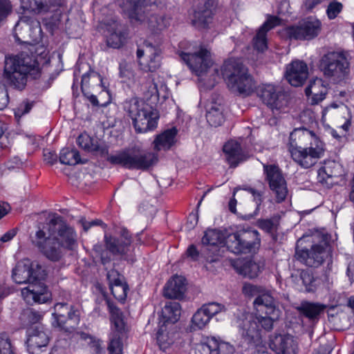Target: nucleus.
<instances>
[{"label": "nucleus", "instance_id": "nucleus-55", "mask_svg": "<svg viewBox=\"0 0 354 354\" xmlns=\"http://www.w3.org/2000/svg\"><path fill=\"white\" fill-rule=\"evenodd\" d=\"M244 274L250 278H254L258 275L259 268L257 264L252 262H248L244 265Z\"/></svg>", "mask_w": 354, "mask_h": 354}, {"label": "nucleus", "instance_id": "nucleus-57", "mask_svg": "<svg viewBox=\"0 0 354 354\" xmlns=\"http://www.w3.org/2000/svg\"><path fill=\"white\" fill-rule=\"evenodd\" d=\"M257 226L265 232L271 233L275 227V224L272 219H259Z\"/></svg>", "mask_w": 354, "mask_h": 354}, {"label": "nucleus", "instance_id": "nucleus-10", "mask_svg": "<svg viewBox=\"0 0 354 354\" xmlns=\"http://www.w3.org/2000/svg\"><path fill=\"white\" fill-rule=\"evenodd\" d=\"M255 310L254 319L258 326L266 331H270L274 324L280 317L281 311L277 307L276 301L271 294H263L255 298L253 302Z\"/></svg>", "mask_w": 354, "mask_h": 354}, {"label": "nucleus", "instance_id": "nucleus-46", "mask_svg": "<svg viewBox=\"0 0 354 354\" xmlns=\"http://www.w3.org/2000/svg\"><path fill=\"white\" fill-rule=\"evenodd\" d=\"M124 39V33L121 30H116L109 35L107 37L106 42L108 46L114 48H118L122 46Z\"/></svg>", "mask_w": 354, "mask_h": 354}, {"label": "nucleus", "instance_id": "nucleus-58", "mask_svg": "<svg viewBox=\"0 0 354 354\" xmlns=\"http://www.w3.org/2000/svg\"><path fill=\"white\" fill-rule=\"evenodd\" d=\"M33 106L32 102H22L16 109L15 111V116L21 117L26 113H28L32 109Z\"/></svg>", "mask_w": 354, "mask_h": 354}, {"label": "nucleus", "instance_id": "nucleus-1", "mask_svg": "<svg viewBox=\"0 0 354 354\" xmlns=\"http://www.w3.org/2000/svg\"><path fill=\"white\" fill-rule=\"evenodd\" d=\"M76 142L85 151L101 157L107 156L106 160L109 163L128 169L147 170L158 160L157 153L138 149H125L109 155V147L105 144L94 140L85 132L77 138Z\"/></svg>", "mask_w": 354, "mask_h": 354}, {"label": "nucleus", "instance_id": "nucleus-26", "mask_svg": "<svg viewBox=\"0 0 354 354\" xmlns=\"http://www.w3.org/2000/svg\"><path fill=\"white\" fill-rule=\"evenodd\" d=\"M223 306L215 302L204 304L193 315L192 322L198 329L203 328L216 314L221 312Z\"/></svg>", "mask_w": 354, "mask_h": 354}, {"label": "nucleus", "instance_id": "nucleus-21", "mask_svg": "<svg viewBox=\"0 0 354 354\" xmlns=\"http://www.w3.org/2000/svg\"><path fill=\"white\" fill-rule=\"evenodd\" d=\"M122 13L131 20L144 22L147 8L151 5V0H118Z\"/></svg>", "mask_w": 354, "mask_h": 354}, {"label": "nucleus", "instance_id": "nucleus-16", "mask_svg": "<svg viewBox=\"0 0 354 354\" xmlns=\"http://www.w3.org/2000/svg\"><path fill=\"white\" fill-rule=\"evenodd\" d=\"M321 30V21L317 19L308 17L300 21L297 26L287 27L285 31L290 39L311 40L319 35Z\"/></svg>", "mask_w": 354, "mask_h": 354}, {"label": "nucleus", "instance_id": "nucleus-29", "mask_svg": "<svg viewBox=\"0 0 354 354\" xmlns=\"http://www.w3.org/2000/svg\"><path fill=\"white\" fill-rule=\"evenodd\" d=\"M280 20L277 17H270L258 30L253 38V46L259 52H263L268 48L267 32L279 25Z\"/></svg>", "mask_w": 354, "mask_h": 354}, {"label": "nucleus", "instance_id": "nucleus-22", "mask_svg": "<svg viewBox=\"0 0 354 354\" xmlns=\"http://www.w3.org/2000/svg\"><path fill=\"white\" fill-rule=\"evenodd\" d=\"M120 239L112 236H104L106 249L114 255L124 256L130 251L132 238L126 228H121Z\"/></svg>", "mask_w": 354, "mask_h": 354}, {"label": "nucleus", "instance_id": "nucleus-38", "mask_svg": "<svg viewBox=\"0 0 354 354\" xmlns=\"http://www.w3.org/2000/svg\"><path fill=\"white\" fill-rule=\"evenodd\" d=\"M206 119L211 126L215 127L221 125L224 122L222 111L217 106H212L207 111Z\"/></svg>", "mask_w": 354, "mask_h": 354}, {"label": "nucleus", "instance_id": "nucleus-34", "mask_svg": "<svg viewBox=\"0 0 354 354\" xmlns=\"http://www.w3.org/2000/svg\"><path fill=\"white\" fill-rule=\"evenodd\" d=\"M325 308V305L309 301H303L297 307L299 313L311 321L317 320L319 315L324 312Z\"/></svg>", "mask_w": 354, "mask_h": 354}, {"label": "nucleus", "instance_id": "nucleus-49", "mask_svg": "<svg viewBox=\"0 0 354 354\" xmlns=\"http://www.w3.org/2000/svg\"><path fill=\"white\" fill-rule=\"evenodd\" d=\"M0 354H15L11 340L6 333L0 334Z\"/></svg>", "mask_w": 354, "mask_h": 354}, {"label": "nucleus", "instance_id": "nucleus-25", "mask_svg": "<svg viewBox=\"0 0 354 354\" xmlns=\"http://www.w3.org/2000/svg\"><path fill=\"white\" fill-rule=\"evenodd\" d=\"M27 348L30 353L37 354L46 348L48 344L49 338L43 327L33 326L27 330Z\"/></svg>", "mask_w": 354, "mask_h": 354}, {"label": "nucleus", "instance_id": "nucleus-51", "mask_svg": "<svg viewBox=\"0 0 354 354\" xmlns=\"http://www.w3.org/2000/svg\"><path fill=\"white\" fill-rule=\"evenodd\" d=\"M142 90L147 97L158 95V91L156 84L151 77H148L145 83L142 84Z\"/></svg>", "mask_w": 354, "mask_h": 354}, {"label": "nucleus", "instance_id": "nucleus-6", "mask_svg": "<svg viewBox=\"0 0 354 354\" xmlns=\"http://www.w3.org/2000/svg\"><path fill=\"white\" fill-rule=\"evenodd\" d=\"M222 75L229 89L244 96L250 95L255 88L253 77L240 59L230 58L225 61Z\"/></svg>", "mask_w": 354, "mask_h": 354}, {"label": "nucleus", "instance_id": "nucleus-17", "mask_svg": "<svg viewBox=\"0 0 354 354\" xmlns=\"http://www.w3.org/2000/svg\"><path fill=\"white\" fill-rule=\"evenodd\" d=\"M224 239L225 240V237L220 230L208 229L205 232L202 238L201 255L207 262L219 261L221 257L219 245L223 243Z\"/></svg>", "mask_w": 354, "mask_h": 354}, {"label": "nucleus", "instance_id": "nucleus-9", "mask_svg": "<svg viewBox=\"0 0 354 354\" xmlns=\"http://www.w3.org/2000/svg\"><path fill=\"white\" fill-rule=\"evenodd\" d=\"M41 225L46 230L49 236L56 239L64 249L73 250L77 247L76 231L62 216L54 214L48 223Z\"/></svg>", "mask_w": 354, "mask_h": 354}, {"label": "nucleus", "instance_id": "nucleus-27", "mask_svg": "<svg viewBox=\"0 0 354 354\" xmlns=\"http://www.w3.org/2000/svg\"><path fill=\"white\" fill-rule=\"evenodd\" d=\"M308 75L306 64L302 61H293L287 66L286 77L293 86H301Z\"/></svg>", "mask_w": 354, "mask_h": 354}, {"label": "nucleus", "instance_id": "nucleus-5", "mask_svg": "<svg viewBox=\"0 0 354 354\" xmlns=\"http://www.w3.org/2000/svg\"><path fill=\"white\" fill-rule=\"evenodd\" d=\"M310 132L304 129H295L290 135L289 151L293 160L303 168L315 165L324 154L323 142L315 139L309 147H302L297 143H306L310 138Z\"/></svg>", "mask_w": 354, "mask_h": 354}, {"label": "nucleus", "instance_id": "nucleus-39", "mask_svg": "<svg viewBox=\"0 0 354 354\" xmlns=\"http://www.w3.org/2000/svg\"><path fill=\"white\" fill-rule=\"evenodd\" d=\"M299 281H301L306 292H314L316 290V279L309 270H302L299 274Z\"/></svg>", "mask_w": 354, "mask_h": 354}, {"label": "nucleus", "instance_id": "nucleus-62", "mask_svg": "<svg viewBox=\"0 0 354 354\" xmlns=\"http://www.w3.org/2000/svg\"><path fill=\"white\" fill-rule=\"evenodd\" d=\"M90 347L93 354H105L100 340L93 339L90 343Z\"/></svg>", "mask_w": 354, "mask_h": 354}, {"label": "nucleus", "instance_id": "nucleus-53", "mask_svg": "<svg viewBox=\"0 0 354 354\" xmlns=\"http://www.w3.org/2000/svg\"><path fill=\"white\" fill-rule=\"evenodd\" d=\"M160 50L158 48L154 46V53L151 57H147L149 61L147 63L148 68L150 71H154L160 66Z\"/></svg>", "mask_w": 354, "mask_h": 354}, {"label": "nucleus", "instance_id": "nucleus-37", "mask_svg": "<svg viewBox=\"0 0 354 354\" xmlns=\"http://www.w3.org/2000/svg\"><path fill=\"white\" fill-rule=\"evenodd\" d=\"M59 162L63 165H75L83 163L79 151L75 149L63 148L59 153Z\"/></svg>", "mask_w": 354, "mask_h": 354}, {"label": "nucleus", "instance_id": "nucleus-7", "mask_svg": "<svg viewBox=\"0 0 354 354\" xmlns=\"http://www.w3.org/2000/svg\"><path fill=\"white\" fill-rule=\"evenodd\" d=\"M124 111L132 120L135 131L138 133L154 130L158 125L159 114L156 109L138 97L124 101Z\"/></svg>", "mask_w": 354, "mask_h": 354}, {"label": "nucleus", "instance_id": "nucleus-18", "mask_svg": "<svg viewBox=\"0 0 354 354\" xmlns=\"http://www.w3.org/2000/svg\"><path fill=\"white\" fill-rule=\"evenodd\" d=\"M329 254V245L326 239L319 244H314L310 249L296 250L297 259L306 266L317 268L321 266Z\"/></svg>", "mask_w": 354, "mask_h": 354}, {"label": "nucleus", "instance_id": "nucleus-63", "mask_svg": "<svg viewBox=\"0 0 354 354\" xmlns=\"http://www.w3.org/2000/svg\"><path fill=\"white\" fill-rule=\"evenodd\" d=\"M186 253L187 257H190L193 261L198 260L200 254L194 245H189L186 251Z\"/></svg>", "mask_w": 354, "mask_h": 354}, {"label": "nucleus", "instance_id": "nucleus-3", "mask_svg": "<svg viewBox=\"0 0 354 354\" xmlns=\"http://www.w3.org/2000/svg\"><path fill=\"white\" fill-rule=\"evenodd\" d=\"M4 75L10 85L22 90L28 80L41 77V68L35 55L21 52L6 58Z\"/></svg>", "mask_w": 354, "mask_h": 354}, {"label": "nucleus", "instance_id": "nucleus-41", "mask_svg": "<svg viewBox=\"0 0 354 354\" xmlns=\"http://www.w3.org/2000/svg\"><path fill=\"white\" fill-rule=\"evenodd\" d=\"M113 296L120 303H124L127 297V292L129 290L127 283L125 281L113 284L109 288Z\"/></svg>", "mask_w": 354, "mask_h": 354}, {"label": "nucleus", "instance_id": "nucleus-44", "mask_svg": "<svg viewBox=\"0 0 354 354\" xmlns=\"http://www.w3.org/2000/svg\"><path fill=\"white\" fill-rule=\"evenodd\" d=\"M330 166H324L321 167L317 172V180L319 183L326 187H329L333 184L331 180L333 176H335L333 172H328Z\"/></svg>", "mask_w": 354, "mask_h": 354}, {"label": "nucleus", "instance_id": "nucleus-15", "mask_svg": "<svg viewBox=\"0 0 354 354\" xmlns=\"http://www.w3.org/2000/svg\"><path fill=\"white\" fill-rule=\"evenodd\" d=\"M263 167V174L266 176L265 179L268 183L270 189L274 195L276 202L280 203L284 201L288 195V190L282 171L275 164H264Z\"/></svg>", "mask_w": 354, "mask_h": 354}, {"label": "nucleus", "instance_id": "nucleus-36", "mask_svg": "<svg viewBox=\"0 0 354 354\" xmlns=\"http://www.w3.org/2000/svg\"><path fill=\"white\" fill-rule=\"evenodd\" d=\"M102 86V77L97 72L89 71L82 77L81 88L82 92L89 91L91 88Z\"/></svg>", "mask_w": 354, "mask_h": 354}, {"label": "nucleus", "instance_id": "nucleus-19", "mask_svg": "<svg viewBox=\"0 0 354 354\" xmlns=\"http://www.w3.org/2000/svg\"><path fill=\"white\" fill-rule=\"evenodd\" d=\"M257 96L273 110H281L287 106L286 95L272 84H263L257 88Z\"/></svg>", "mask_w": 354, "mask_h": 354}, {"label": "nucleus", "instance_id": "nucleus-4", "mask_svg": "<svg viewBox=\"0 0 354 354\" xmlns=\"http://www.w3.org/2000/svg\"><path fill=\"white\" fill-rule=\"evenodd\" d=\"M21 8L24 11L16 24L13 36L18 42H36L41 38L40 23L32 15L50 10V6L42 0H20Z\"/></svg>", "mask_w": 354, "mask_h": 354}, {"label": "nucleus", "instance_id": "nucleus-30", "mask_svg": "<svg viewBox=\"0 0 354 354\" xmlns=\"http://www.w3.org/2000/svg\"><path fill=\"white\" fill-rule=\"evenodd\" d=\"M328 88L324 81L319 78L311 80L305 89V94L313 105L322 102L326 98Z\"/></svg>", "mask_w": 354, "mask_h": 354}, {"label": "nucleus", "instance_id": "nucleus-60", "mask_svg": "<svg viewBox=\"0 0 354 354\" xmlns=\"http://www.w3.org/2000/svg\"><path fill=\"white\" fill-rule=\"evenodd\" d=\"M9 102L7 90L4 86H0V110L5 109Z\"/></svg>", "mask_w": 354, "mask_h": 354}, {"label": "nucleus", "instance_id": "nucleus-14", "mask_svg": "<svg viewBox=\"0 0 354 354\" xmlns=\"http://www.w3.org/2000/svg\"><path fill=\"white\" fill-rule=\"evenodd\" d=\"M186 44V41L180 43V48L183 50H178V54L189 69L196 75L200 76L207 72L213 64L210 57V53L203 48H201L194 53L186 51L184 47Z\"/></svg>", "mask_w": 354, "mask_h": 354}, {"label": "nucleus", "instance_id": "nucleus-42", "mask_svg": "<svg viewBox=\"0 0 354 354\" xmlns=\"http://www.w3.org/2000/svg\"><path fill=\"white\" fill-rule=\"evenodd\" d=\"M145 21H147L149 26L160 30L165 28L169 24L168 18L165 16H158L156 15H151L149 17L146 15Z\"/></svg>", "mask_w": 354, "mask_h": 354}, {"label": "nucleus", "instance_id": "nucleus-12", "mask_svg": "<svg viewBox=\"0 0 354 354\" xmlns=\"http://www.w3.org/2000/svg\"><path fill=\"white\" fill-rule=\"evenodd\" d=\"M106 301L111 314V321L112 323L107 350L109 354H123L122 338L124 334L125 326L123 314L113 302L109 299H106Z\"/></svg>", "mask_w": 354, "mask_h": 354}, {"label": "nucleus", "instance_id": "nucleus-40", "mask_svg": "<svg viewBox=\"0 0 354 354\" xmlns=\"http://www.w3.org/2000/svg\"><path fill=\"white\" fill-rule=\"evenodd\" d=\"M73 306L68 305L66 303L59 302L57 303L55 306V313L53 315L55 317L57 324L59 327H65L66 323V314Z\"/></svg>", "mask_w": 354, "mask_h": 354}, {"label": "nucleus", "instance_id": "nucleus-32", "mask_svg": "<svg viewBox=\"0 0 354 354\" xmlns=\"http://www.w3.org/2000/svg\"><path fill=\"white\" fill-rule=\"evenodd\" d=\"M241 333L243 338L248 344L258 345L260 342L261 338V330L254 317L252 319H246L243 321V324L241 327Z\"/></svg>", "mask_w": 354, "mask_h": 354}, {"label": "nucleus", "instance_id": "nucleus-45", "mask_svg": "<svg viewBox=\"0 0 354 354\" xmlns=\"http://www.w3.org/2000/svg\"><path fill=\"white\" fill-rule=\"evenodd\" d=\"M157 343L161 350H166L174 342L172 338L169 336V333L162 328H160L156 334Z\"/></svg>", "mask_w": 354, "mask_h": 354}, {"label": "nucleus", "instance_id": "nucleus-35", "mask_svg": "<svg viewBox=\"0 0 354 354\" xmlns=\"http://www.w3.org/2000/svg\"><path fill=\"white\" fill-rule=\"evenodd\" d=\"M181 314V307L178 302L170 301L166 302L162 310V315L166 322L174 324L178 322Z\"/></svg>", "mask_w": 354, "mask_h": 354}, {"label": "nucleus", "instance_id": "nucleus-2", "mask_svg": "<svg viewBox=\"0 0 354 354\" xmlns=\"http://www.w3.org/2000/svg\"><path fill=\"white\" fill-rule=\"evenodd\" d=\"M44 270L37 263L19 261L12 270V277L19 284L29 283L21 290V296L29 305L44 304L51 299V293L48 288L39 280Z\"/></svg>", "mask_w": 354, "mask_h": 354}, {"label": "nucleus", "instance_id": "nucleus-13", "mask_svg": "<svg viewBox=\"0 0 354 354\" xmlns=\"http://www.w3.org/2000/svg\"><path fill=\"white\" fill-rule=\"evenodd\" d=\"M32 242L39 251L51 261H58L64 255L65 249L56 241V239L49 236L41 225L38 226Z\"/></svg>", "mask_w": 354, "mask_h": 354}, {"label": "nucleus", "instance_id": "nucleus-52", "mask_svg": "<svg viewBox=\"0 0 354 354\" xmlns=\"http://www.w3.org/2000/svg\"><path fill=\"white\" fill-rule=\"evenodd\" d=\"M106 279L109 281V288L113 286V284H118L125 281L124 276L115 269H111L107 272Z\"/></svg>", "mask_w": 354, "mask_h": 354}, {"label": "nucleus", "instance_id": "nucleus-20", "mask_svg": "<svg viewBox=\"0 0 354 354\" xmlns=\"http://www.w3.org/2000/svg\"><path fill=\"white\" fill-rule=\"evenodd\" d=\"M215 0H196L194 4L192 24L197 28H208L213 21Z\"/></svg>", "mask_w": 354, "mask_h": 354}, {"label": "nucleus", "instance_id": "nucleus-56", "mask_svg": "<svg viewBox=\"0 0 354 354\" xmlns=\"http://www.w3.org/2000/svg\"><path fill=\"white\" fill-rule=\"evenodd\" d=\"M154 53V46L149 42L144 43L143 48H138L137 50V57L140 59L142 56L151 57Z\"/></svg>", "mask_w": 354, "mask_h": 354}, {"label": "nucleus", "instance_id": "nucleus-61", "mask_svg": "<svg viewBox=\"0 0 354 354\" xmlns=\"http://www.w3.org/2000/svg\"><path fill=\"white\" fill-rule=\"evenodd\" d=\"M44 160L46 163L52 165L57 162V156L54 151L45 149L44 150Z\"/></svg>", "mask_w": 354, "mask_h": 354}, {"label": "nucleus", "instance_id": "nucleus-54", "mask_svg": "<svg viewBox=\"0 0 354 354\" xmlns=\"http://www.w3.org/2000/svg\"><path fill=\"white\" fill-rule=\"evenodd\" d=\"M343 6L337 1H333L328 6L326 13L330 19H333L342 10Z\"/></svg>", "mask_w": 354, "mask_h": 354}, {"label": "nucleus", "instance_id": "nucleus-47", "mask_svg": "<svg viewBox=\"0 0 354 354\" xmlns=\"http://www.w3.org/2000/svg\"><path fill=\"white\" fill-rule=\"evenodd\" d=\"M42 317L43 313L33 308H28L22 314V319L31 324L38 323Z\"/></svg>", "mask_w": 354, "mask_h": 354}, {"label": "nucleus", "instance_id": "nucleus-43", "mask_svg": "<svg viewBox=\"0 0 354 354\" xmlns=\"http://www.w3.org/2000/svg\"><path fill=\"white\" fill-rule=\"evenodd\" d=\"M66 323L65 327H62L66 330L75 328L80 322L79 311L72 306L66 314Z\"/></svg>", "mask_w": 354, "mask_h": 354}, {"label": "nucleus", "instance_id": "nucleus-33", "mask_svg": "<svg viewBox=\"0 0 354 354\" xmlns=\"http://www.w3.org/2000/svg\"><path fill=\"white\" fill-rule=\"evenodd\" d=\"M177 133V129L172 127L157 135L153 142L154 149L156 151L169 150L175 144Z\"/></svg>", "mask_w": 354, "mask_h": 354}, {"label": "nucleus", "instance_id": "nucleus-59", "mask_svg": "<svg viewBox=\"0 0 354 354\" xmlns=\"http://www.w3.org/2000/svg\"><path fill=\"white\" fill-rule=\"evenodd\" d=\"M119 68L120 77L130 80L131 77H133L131 67L129 64L126 63H122L120 64Z\"/></svg>", "mask_w": 354, "mask_h": 354}, {"label": "nucleus", "instance_id": "nucleus-48", "mask_svg": "<svg viewBox=\"0 0 354 354\" xmlns=\"http://www.w3.org/2000/svg\"><path fill=\"white\" fill-rule=\"evenodd\" d=\"M243 189L244 190L248 192L249 193H250L252 195V196L254 198V201L256 203V209H255L254 214L252 215L250 214L248 216V218H251L254 217V216H256L259 211L260 205H261V203L263 202V193L260 191L255 189L254 188L251 187L246 186V187H243Z\"/></svg>", "mask_w": 354, "mask_h": 354}, {"label": "nucleus", "instance_id": "nucleus-8", "mask_svg": "<svg viewBox=\"0 0 354 354\" xmlns=\"http://www.w3.org/2000/svg\"><path fill=\"white\" fill-rule=\"evenodd\" d=\"M225 245L235 254L256 253L261 246L260 234L256 230H242L229 234Z\"/></svg>", "mask_w": 354, "mask_h": 354}, {"label": "nucleus", "instance_id": "nucleus-11", "mask_svg": "<svg viewBox=\"0 0 354 354\" xmlns=\"http://www.w3.org/2000/svg\"><path fill=\"white\" fill-rule=\"evenodd\" d=\"M319 68L324 76L342 79L349 73V62L344 51H330L319 60Z\"/></svg>", "mask_w": 354, "mask_h": 354}, {"label": "nucleus", "instance_id": "nucleus-28", "mask_svg": "<svg viewBox=\"0 0 354 354\" xmlns=\"http://www.w3.org/2000/svg\"><path fill=\"white\" fill-rule=\"evenodd\" d=\"M269 346L277 354H296L297 348L293 337L289 335L270 336Z\"/></svg>", "mask_w": 354, "mask_h": 354}, {"label": "nucleus", "instance_id": "nucleus-31", "mask_svg": "<svg viewBox=\"0 0 354 354\" xmlns=\"http://www.w3.org/2000/svg\"><path fill=\"white\" fill-rule=\"evenodd\" d=\"M186 280L182 276H174L164 287V296L169 299H180L186 290Z\"/></svg>", "mask_w": 354, "mask_h": 354}, {"label": "nucleus", "instance_id": "nucleus-50", "mask_svg": "<svg viewBox=\"0 0 354 354\" xmlns=\"http://www.w3.org/2000/svg\"><path fill=\"white\" fill-rule=\"evenodd\" d=\"M243 292L245 295L248 296H256L258 298L259 296L263 294H270V292L263 290L260 286H254L250 283H245L243 287Z\"/></svg>", "mask_w": 354, "mask_h": 354}, {"label": "nucleus", "instance_id": "nucleus-24", "mask_svg": "<svg viewBox=\"0 0 354 354\" xmlns=\"http://www.w3.org/2000/svg\"><path fill=\"white\" fill-rule=\"evenodd\" d=\"M225 161L229 164L230 167L235 168L239 164L246 161L250 156L244 151L241 144L236 140L227 142L223 148Z\"/></svg>", "mask_w": 354, "mask_h": 354}, {"label": "nucleus", "instance_id": "nucleus-23", "mask_svg": "<svg viewBox=\"0 0 354 354\" xmlns=\"http://www.w3.org/2000/svg\"><path fill=\"white\" fill-rule=\"evenodd\" d=\"M234 352L233 346L214 337H207L195 347V354H233Z\"/></svg>", "mask_w": 354, "mask_h": 354}, {"label": "nucleus", "instance_id": "nucleus-64", "mask_svg": "<svg viewBox=\"0 0 354 354\" xmlns=\"http://www.w3.org/2000/svg\"><path fill=\"white\" fill-rule=\"evenodd\" d=\"M17 234V230L12 229L6 232L3 236H1L0 241L3 243L8 242L12 239Z\"/></svg>", "mask_w": 354, "mask_h": 354}]
</instances>
